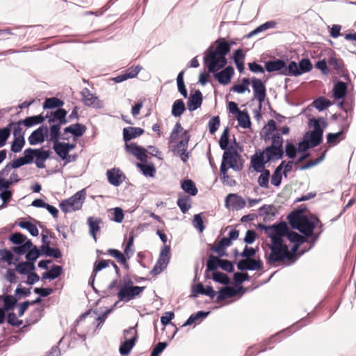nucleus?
<instances>
[{"label": "nucleus", "instance_id": "40", "mask_svg": "<svg viewBox=\"0 0 356 356\" xmlns=\"http://www.w3.org/2000/svg\"><path fill=\"white\" fill-rule=\"evenodd\" d=\"M53 148L56 153L62 159H66L68 155L67 149L65 147V143L54 142Z\"/></svg>", "mask_w": 356, "mask_h": 356}, {"label": "nucleus", "instance_id": "19", "mask_svg": "<svg viewBox=\"0 0 356 356\" xmlns=\"http://www.w3.org/2000/svg\"><path fill=\"white\" fill-rule=\"evenodd\" d=\"M237 267L241 270H261L263 268V264L260 260L254 259H246L238 261Z\"/></svg>", "mask_w": 356, "mask_h": 356}, {"label": "nucleus", "instance_id": "11", "mask_svg": "<svg viewBox=\"0 0 356 356\" xmlns=\"http://www.w3.org/2000/svg\"><path fill=\"white\" fill-rule=\"evenodd\" d=\"M204 64L208 67L210 72L215 73L220 69L224 67L227 64L225 57L207 51L204 59Z\"/></svg>", "mask_w": 356, "mask_h": 356}, {"label": "nucleus", "instance_id": "30", "mask_svg": "<svg viewBox=\"0 0 356 356\" xmlns=\"http://www.w3.org/2000/svg\"><path fill=\"white\" fill-rule=\"evenodd\" d=\"M45 118L42 115L27 117L24 120L18 121V124H23L26 127H31L33 125L42 123Z\"/></svg>", "mask_w": 356, "mask_h": 356}, {"label": "nucleus", "instance_id": "23", "mask_svg": "<svg viewBox=\"0 0 356 356\" xmlns=\"http://www.w3.org/2000/svg\"><path fill=\"white\" fill-rule=\"evenodd\" d=\"M145 131L140 127H129L123 129V139L127 143L144 134Z\"/></svg>", "mask_w": 356, "mask_h": 356}, {"label": "nucleus", "instance_id": "10", "mask_svg": "<svg viewBox=\"0 0 356 356\" xmlns=\"http://www.w3.org/2000/svg\"><path fill=\"white\" fill-rule=\"evenodd\" d=\"M97 312L95 311L88 310L86 312L82 314L76 321V327H79L84 323H87L88 325L96 324V328L97 329L106 321L107 318V313L106 312L99 316H97Z\"/></svg>", "mask_w": 356, "mask_h": 356}, {"label": "nucleus", "instance_id": "22", "mask_svg": "<svg viewBox=\"0 0 356 356\" xmlns=\"http://www.w3.org/2000/svg\"><path fill=\"white\" fill-rule=\"evenodd\" d=\"M226 205L229 204L234 209L238 210L245 207V200L241 196L230 193L229 194L225 200Z\"/></svg>", "mask_w": 356, "mask_h": 356}, {"label": "nucleus", "instance_id": "9", "mask_svg": "<svg viewBox=\"0 0 356 356\" xmlns=\"http://www.w3.org/2000/svg\"><path fill=\"white\" fill-rule=\"evenodd\" d=\"M222 161L227 164L228 167L234 170H241L243 168L241 155L234 147H229L224 152Z\"/></svg>", "mask_w": 356, "mask_h": 356}, {"label": "nucleus", "instance_id": "56", "mask_svg": "<svg viewBox=\"0 0 356 356\" xmlns=\"http://www.w3.org/2000/svg\"><path fill=\"white\" fill-rule=\"evenodd\" d=\"M24 145V138H14L11 144V151L15 153H18L21 152Z\"/></svg>", "mask_w": 356, "mask_h": 356}, {"label": "nucleus", "instance_id": "3", "mask_svg": "<svg viewBox=\"0 0 356 356\" xmlns=\"http://www.w3.org/2000/svg\"><path fill=\"white\" fill-rule=\"evenodd\" d=\"M305 209L293 211L287 216V219L293 229H298L307 236H312V222L304 215Z\"/></svg>", "mask_w": 356, "mask_h": 356}, {"label": "nucleus", "instance_id": "48", "mask_svg": "<svg viewBox=\"0 0 356 356\" xmlns=\"http://www.w3.org/2000/svg\"><path fill=\"white\" fill-rule=\"evenodd\" d=\"M81 95L83 103L88 106L93 105L97 99V97L86 88L82 90Z\"/></svg>", "mask_w": 356, "mask_h": 356}, {"label": "nucleus", "instance_id": "7", "mask_svg": "<svg viewBox=\"0 0 356 356\" xmlns=\"http://www.w3.org/2000/svg\"><path fill=\"white\" fill-rule=\"evenodd\" d=\"M145 286H133V282L129 281L127 283L119 287L117 294L120 301L129 302L139 296L145 289Z\"/></svg>", "mask_w": 356, "mask_h": 356}, {"label": "nucleus", "instance_id": "20", "mask_svg": "<svg viewBox=\"0 0 356 356\" xmlns=\"http://www.w3.org/2000/svg\"><path fill=\"white\" fill-rule=\"evenodd\" d=\"M234 73V68L232 66H227L221 72L215 73L214 76L220 83L226 85L230 82Z\"/></svg>", "mask_w": 356, "mask_h": 356}, {"label": "nucleus", "instance_id": "50", "mask_svg": "<svg viewBox=\"0 0 356 356\" xmlns=\"http://www.w3.org/2000/svg\"><path fill=\"white\" fill-rule=\"evenodd\" d=\"M19 226L23 229H27L32 236H36L39 234L36 225L30 221H21L19 222Z\"/></svg>", "mask_w": 356, "mask_h": 356}, {"label": "nucleus", "instance_id": "52", "mask_svg": "<svg viewBox=\"0 0 356 356\" xmlns=\"http://www.w3.org/2000/svg\"><path fill=\"white\" fill-rule=\"evenodd\" d=\"M33 246L31 241L28 240L22 244L13 248V251L19 255L24 254L27 252L28 250Z\"/></svg>", "mask_w": 356, "mask_h": 356}, {"label": "nucleus", "instance_id": "21", "mask_svg": "<svg viewBox=\"0 0 356 356\" xmlns=\"http://www.w3.org/2000/svg\"><path fill=\"white\" fill-rule=\"evenodd\" d=\"M142 67L140 65L131 66L124 71L122 74L116 76L114 80L117 83L124 81L128 79H133L136 77L141 70Z\"/></svg>", "mask_w": 356, "mask_h": 356}, {"label": "nucleus", "instance_id": "15", "mask_svg": "<svg viewBox=\"0 0 356 356\" xmlns=\"http://www.w3.org/2000/svg\"><path fill=\"white\" fill-rule=\"evenodd\" d=\"M126 151L136 156V158L142 163L147 162V150L138 146L136 143H126L125 145Z\"/></svg>", "mask_w": 356, "mask_h": 356}, {"label": "nucleus", "instance_id": "49", "mask_svg": "<svg viewBox=\"0 0 356 356\" xmlns=\"http://www.w3.org/2000/svg\"><path fill=\"white\" fill-rule=\"evenodd\" d=\"M261 172V174L258 178V184L261 187L268 188L269 186V178L270 176V171L264 168Z\"/></svg>", "mask_w": 356, "mask_h": 356}, {"label": "nucleus", "instance_id": "14", "mask_svg": "<svg viewBox=\"0 0 356 356\" xmlns=\"http://www.w3.org/2000/svg\"><path fill=\"white\" fill-rule=\"evenodd\" d=\"M106 175L109 184L114 186H120L126 179V175L118 168L108 170Z\"/></svg>", "mask_w": 356, "mask_h": 356}, {"label": "nucleus", "instance_id": "53", "mask_svg": "<svg viewBox=\"0 0 356 356\" xmlns=\"http://www.w3.org/2000/svg\"><path fill=\"white\" fill-rule=\"evenodd\" d=\"M250 82L249 79L244 78L242 80V83L235 84L234 86H232L231 90L238 93H243L246 90L250 91L248 88V86L250 85Z\"/></svg>", "mask_w": 356, "mask_h": 356}, {"label": "nucleus", "instance_id": "59", "mask_svg": "<svg viewBox=\"0 0 356 356\" xmlns=\"http://www.w3.org/2000/svg\"><path fill=\"white\" fill-rule=\"evenodd\" d=\"M213 280L223 284H228L230 282L229 277L225 273L217 271L213 273Z\"/></svg>", "mask_w": 356, "mask_h": 356}, {"label": "nucleus", "instance_id": "12", "mask_svg": "<svg viewBox=\"0 0 356 356\" xmlns=\"http://www.w3.org/2000/svg\"><path fill=\"white\" fill-rule=\"evenodd\" d=\"M170 248L165 245L161 250L159 257L150 273L155 276L160 274L167 266L170 258Z\"/></svg>", "mask_w": 356, "mask_h": 356}, {"label": "nucleus", "instance_id": "36", "mask_svg": "<svg viewBox=\"0 0 356 356\" xmlns=\"http://www.w3.org/2000/svg\"><path fill=\"white\" fill-rule=\"evenodd\" d=\"M323 226L318 218L313 215V245L318 236L323 232Z\"/></svg>", "mask_w": 356, "mask_h": 356}, {"label": "nucleus", "instance_id": "32", "mask_svg": "<svg viewBox=\"0 0 356 356\" xmlns=\"http://www.w3.org/2000/svg\"><path fill=\"white\" fill-rule=\"evenodd\" d=\"M88 225L90 228V232L96 240V234L100 230L99 225L102 223V219L100 218L88 217Z\"/></svg>", "mask_w": 356, "mask_h": 356}, {"label": "nucleus", "instance_id": "17", "mask_svg": "<svg viewBox=\"0 0 356 356\" xmlns=\"http://www.w3.org/2000/svg\"><path fill=\"white\" fill-rule=\"evenodd\" d=\"M251 83L254 91V96L261 104L264 102L266 96V87L261 80L255 77L252 79Z\"/></svg>", "mask_w": 356, "mask_h": 356}, {"label": "nucleus", "instance_id": "24", "mask_svg": "<svg viewBox=\"0 0 356 356\" xmlns=\"http://www.w3.org/2000/svg\"><path fill=\"white\" fill-rule=\"evenodd\" d=\"M329 64L337 72V74L344 76L347 72L343 60L334 56L330 57Z\"/></svg>", "mask_w": 356, "mask_h": 356}, {"label": "nucleus", "instance_id": "33", "mask_svg": "<svg viewBox=\"0 0 356 356\" xmlns=\"http://www.w3.org/2000/svg\"><path fill=\"white\" fill-rule=\"evenodd\" d=\"M347 92V85L343 81H338L333 88V97L336 99L344 97Z\"/></svg>", "mask_w": 356, "mask_h": 356}, {"label": "nucleus", "instance_id": "8", "mask_svg": "<svg viewBox=\"0 0 356 356\" xmlns=\"http://www.w3.org/2000/svg\"><path fill=\"white\" fill-rule=\"evenodd\" d=\"M124 335L126 338L120 346L119 351L122 355H127L135 346L138 338V332L135 327H130L124 330Z\"/></svg>", "mask_w": 356, "mask_h": 356}, {"label": "nucleus", "instance_id": "55", "mask_svg": "<svg viewBox=\"0 0 356 356\" xmlns=\"http://www.w3.org/2000/svg\"><path fill=\"white\" fill-rule=\"evenodd\" d=\"M209 312H204L202 311H200L195 314H192L188 320L183 324L184 326H187L192 325L193 323H196L199 319L203 318L208 315Z\"/></svg>", "mask_w": 356, "mask_h": 356}, {"label": "nucleus", "instance_id": "35", "mask_svg": "<svg viewBox=\"0 0 356 356\" xmlns=\"http://www.w3.org/2000/svg\"><path fill=\"white\" fill-rule=\"evenodd\" d=\"M239 126L246 129L250 127L251 122L250 116L246 111H241L236 115Z\"/></svg>", "mask_w": 356, "mask_h": 356}, {"label": "nucleus", "instance_id": "60", "mask_svg": "<svg viewBox=\"0 0 356 356\" xmlns=\"http://www.w3.org/2000/svg\"><path fill=\"white\" fill-rule=\"evenodd\" d=\"M9 239L13 244L15 245L22 244L28 241L26 236L19 232L12 234L10 236Z\"/></svg>", "mask_w": 356, "mask_h": 356}, {"label": "nucleus", "instance_id": "18", "mask_svg": "<svg viewBox=\"0 0 356 356\" xmlns=\"http://www.w3.org/2000/svg\"><path fill=\"white\" fill-rule=\"evenodd\" d=\"M48 134V128L47 126H41L35 131H33L29 136L28 140L31 145L43 143L45 136Z\"/></svg>", "mask_w": 356, "mask_h": 356}, {"label": "nucleus", "instance_id": "41", "mask_svg": "<svg viewBox=\"0 0 356 356\" xmlns=\"http://www.w3.org/2000/svg\"><path fill=\"white\" fill-rule=\"evenodd\" d=\"M269 139L271 140V144L270 146H274V147H276V148L283 149L284 140H283L282 136H281L280 134L275 133V134H273L270 137L266 136L264 138L265 142L266 143L267 140H269Z\"/></svg>", "mask_w": 356, "mask_h": 356}, {"label": "nucleus", "instance_id": "58", "mask_svg": "<svg viewBox=\"0 0 356 356\" xmlns=\"http://www.w3.org/2000/svg\"><path fill=\"white\" fill-rule=\"evenodd\" d=\"M40 254L39 250L33 244V246L29 249L26 252V259L29 262L34 263V261L39 257Z\"/></svg>", "mask_w": 356, "mask_h": 356}, {"label": "nucleus", "instance_id": "26", "mask_svg": "<svg viewBox=\"0 0 356 356\" xmlns=\"http://www.w3.org/2000/svg\"><path fill=\"white\" fill-rule=\"evenodd\" d=\"M202 95L200 90H196L191 95L188 101V108L190 111H195L201 106Z\"/></svg>", "mask_w": 356, "mask_h": 356}, {"label": "nucleus", "instance_id": "47", "mask_svg": "<svg viewBox=\"0 0 356 356\" xmlns=\"http://www.w3.org/2000/svg\"><path fill=\"white\" fill-rule=\"evenodd\" d=\"M220 259L218 257L212 254L209 255L207 262L206 273L209 271L215 272V270L220 267Z\"/></svg>", "mask_w": 356, "mask_h": 356}, {"label": "nucleus", "instance_id": "2", "mask_svg": "<svg viewBox=\"0 0 356 356\" xmlns=\"http://www.w3.org/2000/svg\"><path fill=\"white\" fill-rule=\"evenodd\" d=\"M284 156L283 149L276 148L274 146H268L262 151L257 150L251 156L250 165L256 172H261L265 168L266 163L275 160L282 159Z\"/></svg>", "mask_w": 356, "mask_h": 356}, {"label": "nucleus", "instance_id": "57", "mask_svg": "<svg viewBox=\"0 0 356 356\" xmlns=\"http://www.w3.org/2000/svg\"><path fill=\"white\" fill-rule=\"evenodd\" d=\"M134 232H131L129 236L128 241L125 245V248L124 249V254L127 256L128 259L130 258V257L134 253V250L132 249V247L134 245Z\"/></svg>", "mask_w": 356, "mask_h": 356}, {"label": "nucleus", "instance_id": "37", "mask_svg": "<svg viewBox=\"0 0 356 356\" xmlns=\"http://www.w3.org/2000/svg\"><path fill=\"white\" fill-rule=\"evenodd\" d=\"M60 128L61 125L55 124H51L48 132H49L50 140L54 142H58L60 138Z\"/></svg>", "mask_w": 356, "mask_h": 356}, {"label": "nucleus", "instance_id": "61", "mask_svg": "<svg viewBox=\"0 0 356 356\" xmlns=\"http://www.w3.org/2000/svg\"><path fill=\"white\" fill-rule=\"evenodd\" d=\"M228 143H229V129L227 127L222 132L220 141L219 145L222 149H224L226 151L228 147Z\"/></svg>", "mask_w": 356, "mask_h": 356}, {"label": "nucleus", "instance_id": "64", "mask_svg": "<svg viewBox=\"0 0 356 356\" xmlns=\"http://www.w3.org/2000/svg\"><path fill=\"white\" fill-rule=\"evenodd\" d=\"M37 149L29 148L24 150L22 157L26 164L31 163L36 154Z\"/></svg>", "mask_w": 356, "mask_h": 356}, {"label": "nucleus", "instance_id": "38", "mask_svg": "<svg viewBox=\"0 0 356 356\" xmlns=\"http://www.w3.org/2000/svg\"><path fill=\"white\" fill-rule=\"evenodd\" d=\"M186 110L184 102L182 99H177L172 107V115L175 117L181 116Z\"/></svg>", "mask_w": 356, "mask_h": 356}, {"label": "nucleus", "instance_id": "34", "mask_svg": "<svg viewBox=\"0 0 356 356\" xmlns=\"http://www.w3.org/2000/svg\"><path fill=\"white\" fill-rule=\"evenodd\" d=\"M63 104H64V102L57 97L47 98L45 99L44 102L43 103V108L44 109H50V108H61L60 107L63 106Z\"/></svg>", "mask_w": 356, "mask_h": 356}, {"label": "nucleus", "instance_id": "63", "mask_svg": "<svg viewBox=\"0 0 356 356\" xmlns=\"http://www.w3.org/2000/svg\"><path fill=\"white\" fill-rule=\"evenodd\" d=\"M190 200L188 197H180L177 200V205L180 208L183 213H186L191 208V205L188 204Z\"/></svg>", "mask_w": 356, "mask_h": 356}, {"label": "nucleus", "instance_id": "42", "mask_svg": "<svg viewBox=\"0 0 356 356\" xmlns=\"http://www.w3.org/2000/svg\"><path fill=\"white\" fill-rule=\"evenodd\" d=\"M181 188L191 195H195L197 193V188L191 179L184 180L181 183Z\"/></svg>", "mask_w": 356, "mask_h": 356}, {"label": "nucleus", "instance_id": "16", "mask_svg": "<svg viewBox=\"0 0 356 356\" xmlns=\"http://www.w3.org/2000/svg\"><path fill=\"white\" fill-rule=\"evenodd\" d=\"M67 112L64 108H58L56 111L47 113L45 118H48V122L59 125L65 124L68 122L66 118Z\"/></svg>", "mask_w": 356, "mask_h": 356}, {"label": "nucleus", "instance_id": "31", "mask_svg": "<svg viewBox=\"0 0 356 356\" xmlns=\"http://www.w3.org/2000/svg\"><path fill=\"white\" fill-rule=\"evenodd\" d=\"M217 42L218 45L215 50H212L211 49H209L208 50L214 54H217L218 55L225 57V56L230 51L229 44L227 42H226L224 39H222L220 41H217Z\"/></svg>", "mask_w": 356, "mask_h": 356}, {"label": "nucleus", "instance_id": "39", "mask_svg": "<svg viewBox=\"0 0 356 356\" xmlns=\"http://www.w3.org/2000/svg\"><path fill=\"white\" fill-rule=\"evenodd\" d=\"M35 269V265L33 262H21L16 266V270L20 274H29Z\"/></svg>", "mask_w": 356, "mask_h": 356}, {"label": "nucleus", "instance_id": "43", "mask_svg": "<svg viewBox=\"0 0 356 356\" xmlns=\"http://www.w3.org/2000/svg\"><path fill=\"white\" fill-rule=\"evenodd\" d=\"M330 105H332L331 101L324 97H320L313 101V106L319 111L325 110Z\"/></svg>", "mask_w": 356, "mask_h": 356}, {"label": "nucleus", "instance_id": "51", "mask_svg": "<svg viewBox=\"0 0 356 356\" xmlns=\"http://www.w3.org/2000/svg\"><path fill=\"white\" fill-rule=\"evenodd\" d=\"M284 75H299L301 74V72L299 70V67L297 63L294 61H291L288 66L285 65L284 71H283Z\"/></svg>", "mask_w": 356, "mask_h": 356}, {"label": "nucleus", "instance_id": "29", "mask_svg": "<svg viewBox=\"0 0 356 356\" xmlns=\"http://www.w3.org/2000/svg\"><path fill=\"white\" fill-rule=\"evenodd\" d=\"M236 295V291L233 287L225 286L222 288L216 298V302H220L227 298L234 297Z\"/></svg>", "mask_w": 356, "mask_h": 356}, {"label": "nucleus", "instance_id": "44", "mask_svg": "<svg viewBox=\"0 0 356 356\" xmlns=\"http://www.w3.org/2000/svg\"><path fill=\"white\" fill-rule=\"evenodd\" d=\"M137 167L142 171L145 176L153 177L156 173V169L154 165H147L145 163H138Z\"/></svg>", "mask_w": 356, "mask_h": 356}, {"label": "nucleus", "instance_id": "25", "mask_svg": "<svg viewBox=\"0 0 356 356\" xmlns=\"http://www.w3.org/2000/svg\"><path fill=\"white\" fill-rule=\"evenodd\" d=\"M265 67L266 70L268 72L279 71L280 74H283V71H284L285 62L280 59L269 60L266 63Z\"/></svg>", "mask_w": 356, "mask_h": 356}, {"label": "nucleus", "instance_id": "6", "mask_svg": "<svg viewBox=\"0 0 356 356\" xmlns=\"http://www.w3.org/2000/svg\"><path fill=\"white\" fill-rule=\"evenodd\" d=\"M86 198V192L83 189L78 191L68 199L62 200L59 207L63 212L70 213L81 209Z\"/></svg>", "mask_w": 356, "mask_h": 356}, {"label": "nucleus", "instance_id": "13", "mask_svg": "<svg viewBox=\"0 0 356 356\" xmlns=\"http://www.w3.org/2000/svg\"><path fill=\"white\" fill-rule=\"evenodd\" d=\"M327 126V122L323 118H313V148L321 143L323 134Z\"/></svg>", "mask_w": 356, "mask_h": 356}, {"label": "nucleus", "instance_id": "4", "mask_svg": "<svg viewBox=\"0 0 356 356\" xmlns=\"http://www.w3.org/2000/svg\"><path fill=\"white\" fill-rule=\"evenodd\" d=\"M191 136L188 131L184 130L181 124L177 122L170 134L169 143L175 144L174 149L177 151H186Z\"/></svg>", "mask_w": 356, "mask_h": 356}, {"label": "nucleus", "instance_id": "1", "mask_svg": "<svg viewBox=\"0 0 356 356\" xmlns=\"http://www.w3.org/2000/svg\"><path fill=\"white\" fill-rule=\"evenodd\" d=\"M266 232L270 238V253H266L267 263L274 264L285 259L291 260L306 238L291 231L286 222L282 221L267 227Z\"/></svg>", "mask_w": 356, "mask_h": 356}, {"label": "nucleus", "instance_id": "45", "mask_svg": "<svg viewBox=\"0 0 356 356\" xmlns=\"http://www.w3.org/2000/svg\"><path fill=\"white\" fill-rule=\"evenodd\" d=\"M62 273V268L60 266H53L50 270L42 274V279H56L60 276Z\"/></svg>", "mask_w": 356, "mask_h": 356}, {"label": "nucleus", "instance_id": "27", "mask_svg": "<svg viewBox=\"0 0 356 356\" xmlns=\"http://www.w3.org/2000/svg\"><path fill=\"white\" fill-rule=\"evenodd\" d=\"M50 153L49 150L37 149L35 163L38 168L43 169L46 167L44 161L50 156Z\"/></svg>", "mask_w": 356, "mask_h": 356}, {"label": "nucleus", "instance_id": "62", "mask_svg": "<svg viewBox=\"0 0 356 356\" xmlns=\"http://www.w3.org/2000/svg\"><path fill=\"white\" fill-rule=\"evenodd\" d=\"M10 131L11 129L8 126L0 129V148L6 145V141L10 135Z\"/></svg>", "mask_w": 356, "mask_h": 356}, {"label": "nucleus", "instance_id": "54", "mask_svg": "<svg viewBox=\"0 0 356 356\" xmlns=\"http://www.w3.org/2000/svg\"><path fill=\"white\" fill-rule=\"evenodd\" d=\"M185 71L180 72L177 78V87L179 92L184 96V98L187 97L188 93L184 82V74Z\"/></svg>", "mask_w": 356, "mask_h": 356}, {"label": "nucleus", "instance_id": "5", "mask_svg": "<svg viewBox=\"0 0 356 356\" xmlns=\"http://www.w3.org/2000/svg\"><path fill=\"white\" fill-rule=\"evenodd\" d=\"M312 147V131H307L305 134L303 139L298 143L297 147L299 157L296 161V165L301 170L309 168L312 166V159H309L306 161L305 164H302V161L309 156V153L307 152Z\"/></svg>", "mask_w": 356, "mask_h": 356}, {"label": "nucleus", "instance_id": "28", "mask_svg": "<svg viewBox=\"0 0 356 356\" xmlns=\"http://www.w3.org/2000/svg\"><path fill=\"white\" fill-rule=\"evenodd\" d=\"M86 131V127L80 123L71 124L64 129V134L70 133L75 137H80L83 135Z\"/></svg>", "mask_w": 356, "mask_h": 356}, {"label": "nucleus", "instance_id": "46", "mask_svg": "<svg viewBox=\"0 0 356 356\" xmlns=\"http://www.w3.org/2000/svg\"><path fill=\"white\" fill-rule=\"evenodd\" d=\"M107 252L108 254L113 257L118 261V262L122 264L124 266H128L126 258L127 256L124 254V253L123 254L120 251L115 249H108Z\"/></svg>", "mask_w": 356, "mask_h": 356}]
</instances>
